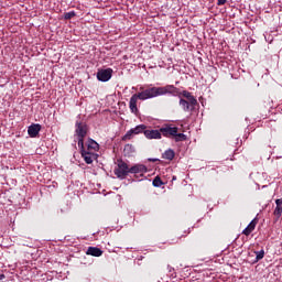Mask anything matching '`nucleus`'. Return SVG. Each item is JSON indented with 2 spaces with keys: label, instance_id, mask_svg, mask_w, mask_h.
I'll return each instance as SVG.
<instances>
[{
  "label": "nucleus",
  "instance_id": "22",
  "mask_svg": "<svg viewBox=\"0 0 282 282\" xmlns=\"http://www.w3.org/2000/svg\"><path fill=\"white\" fill-rule=\"evenodd\" d=\"M74 17H76V12L70 11L64 14V19L69 20V19H74Z\"/></svg>",
  "mask_w": 282,
  "mask_h": 282
},
{
  "label": "nucleus",
  "instance_id": "4",
  "mask_svg": "<svg viewBox=\"0 0 282 282\" xmlns=\"http://www.w3.org/2000/svg\"><path fill=\"white\" fill-rule=\"evenodd\" d=\"M112 74L113 69L111 68L100 69L97 72V80H100V83H108V80H111Z\"/></svg>",
  "mask_w": 282,
  "mask_h": 282
},
{
  "label": "nucleus",
  "instance_id": "6",
  "mask_svg": "<svg viewBox=\"0 0 282 282\" xmlns=\"http://www.w3.org/2000/svg\"><path fill=\"white\" fill-rule=\"evenodd\" d=\"M80 149L82 158L86 164H94V160H98V153L85 152V144Z\"/></svg>",
  "mask_w": 282,
  "mask_h": 282
},
{
  "label": "nucleus",
  "instance_id": "12",
  "mask_svg": "<svg viewBox=\"0 0 282 282\" xmlns=\"http://www.w3.org/2000/svg\"><path fill=\"white\" fill-rule=\"evenodd\" d=\"M86 254H89L90 257H102V251L98 247H88Z\"/></svg>",
  "mask_w": 282,
  "mask_h": 282
},
{
  "label": "nucleus",
  "instance_id": "14",
  "mask_svg": "<svg viewBox=\"0 0 282 282\" xmlns=\"http://www.w3.org/2000/svg\"><path fill=\"white\" fill-rule=\"evenodd\" d=\"M86 147L90 149V151H99L100 145L94 139H89L86 143Z\"/></svg>",
  "mask_w": 282,
  "mask_h": 282
},
{
  "label": "nucleus",
  "instance_id": "16",
  "mask_svg": "<svg viewBox=\"0 0 282 282\" xmlns=\"http://www.w3.org/2000/svg\"><path fill=\"white\" fill-rule=\"evenodd\" d=\"M180 105L182 106L183 111H191L193 108H191V104L185 99H180Z\"/></svg>",
  "mask_w": 282,
  "mask_h": 282
},
{
  "label": "nucleus",
  "instance_id": "10",
  "mask_svg": "<svg viewBox=\"0 0 282 282\" xmlns=\"http://www.w3.org/2000/svg\"><path fill=\"white\" fill-rule=\"evenodd\" d=\"M257 224H259V219L253 218L250 224L242 230V235H246L248 237L249 235L252 234L254 228H257Z\"/></svg>",
  "mask_w": 282,
  "mask_h": 282
},
{
  "label": "nucleus",
  "instance_id": "8",
  "mask_svg": "<svg viewBox=\"0 0 282 282\" xmlns=\"http://www.w3.org/2000/svg\"><path fill=\"white\" fill-rule=\"evenodd\" d=\"M161 135H164V138H173V135H176V131H178L177 127H171L169 124H165L164 127L160 128Z\"/></svg>",
  "mask_w": 282,
  "mask_h": 282
},
{
  "label": "nucleus",
  "instance_id": "27",
  "mask_svg": "<svg viewBox=\"0 0 282 282\" xmlns=\"http://www.w3.org/2000/svg\"><path fill=\"white\" fill-rule=\"evenodd\" d=\"M149 162H160V159H149Z\"/></svg>",
  "mask_w": 282,
  "mask_h": 282
},
{
  "label": "nucleus",
  "instance_id": "5",
  "mask_svg": "<svg viewBox=\"0 0 282 282\" xmlns=\"http://www.w3.org/2000/svg\"><path fill=\"white\" fill-rule=\"evenodd\" d=\"M147 131V127L144 124H139L135 128L130 129L123 137V140H131L132 135H139V133H143Z\"/></svg>",
  "mask_w": 282,
  "mask_h": 282
},
{
  "label": "nucleus",
  "instance_id": "18",
  "mask_svg": "<svg viewBox=\"0 0 282 282\" xmlns=\"http://www.w3.org/2000/svg\"><path fill=\"white\" fill-rule=\"evenodd\" d=\"M152 185L155 187V188H160V186H163L164 185V182H162V178H160V176H155L153 182H152Z\"/></svg>",
  "mask_w": 282,
  "mask_h": 282
},
{
  "label": "nucleus",
  "instance_id": "9",
  "mask_svg": "<svg viewBox=\"0 0 282 282\" xmlns=\"http://www.w3.org/2000/svg\"><path fill=\"white\" fill-rule=\"evenodd\" d=\"M144 135L148 140H162V133L160 130H145Z\"/></svg>",
  "mask_w": 282,
  "mask_h": 282
},
{
  "label": "nucleus",
  "instance_id": "26",
  "mask_svg": "<svg viewBox=\"0 0 282 282\" xmlns=\"http://www.w3.org/2000/svg\"><path fill=\"white\" fill-rule=\"evenodd\" d=\"M228 0H217V6H225Z\"/></svg>",
  "mask_w": 282,
  "mask_h": 282
},
{
  "label": "nucleus",
  "instance_id": "21",
  "mask_svg": "<svg viewBox=\"0 0 282 282\" xmlns=\"http://www.w3.org/2000/svg\"><path fill=\"white\" fill-rule=\"evenodd\" d=\"M189 102V106L193 108L195 107V105H197V99L195 98V96L192 95V97H189V99H187Z\"/></svg>",
  "mask_w": 282,
  "mask_h": 282
},
{
  "label": "nucleus",
  "instance_id": "1",
  "mask_svg": "<svg viewBox=\"0 0 282 282\" xmlns=\"http://www.w3.org/2000/svg\"><path fill=\"white\" fill-rule=\"evenodd\" d=\"M166 94L170 96H180V88L173 85L147 88L145 90L131 96L129 101V109L131 113L138 116L140 111L138 109V100H151V98H158V96H166Z\"/></svg>",
  "mask_w": 282,
  "mask_h": 282
},
{
  "label": "nucleus",
  "instance_id": "3",
  "mask_svg": "<svg viewBox=\"0 0 282 282\" xmlns=\"http://www.w3.org/2000/svg\"><path fill=\"white\" fill-rule=\"evenodd\" d=\"M76 130L75 133L78 138V148L83 149V145L85 144V135H87V124L83 123V122H76L75 123Z\"/></svg>",
  "mask_w": 282,
  "mask_h": 282
},
{
  "label": "nucleus",
  "instance_id": "15",
  "mask_svg": "<svg viewBox=\"0 0 282 282\" xmlns=\"http://www.w3.org/2000/svg\"><path fill=\"white\" fill-rule=\"evenodd\" d=\"M162 158H163V160L171 161L175 158V151H173V149H169L162 154Z\"/></svg>",
  "mask_w": 282,
  "mask_h": 282
},
{
  "label": "nucleus",
  "instance_id": "11",
  "mask_svg": "<svg viewBox=\"0 0 282 282\" xmlns=\"http://www.w3.org/2000/svg\"><path fill=\"white\" fill-rule=\"evenodd\" d=\"M40 132H41V124L39 123H33L28 129V134L30 135V138H36V135H39Z\"/></svg>",
  "mask_w": 282,
  "mask_h": 282
},
{
  "label": "nucleus",
  "instance_id": "7",
  "mask_svg": "<svg viewBox=\"0 0 282 282\" xmlns=\"http://www.w3.org/2000/svg\"><path fill=\"white\" fill-rule=\"evenodd\" d=\"M149 169L144 164H134L130 167V173L132 175H140L141 177L144 176V173H148Z\"/></svg>",
  "mask_w": 282,
  "mask_h": 282
},
{
  "label": "nucleus",
  "instance_id": "25",
  "mask_svg": "<svg viewBox=\"0 0 282 282\" xmlns=\"http://www.w3.org/2000/svg\"><path fill=\"white\" fill-rule=\"evenodd\" d=\"M85 153H98V151H96V150H91V149H89V148H85Z\"/></svg>",
  "mask_w": 282,
  "mask_h": 282
},
{
  "label": "nucleus",
  "instance_id": "2",
  "mask_svg": "<svg viewBox=\"0 0 282 282\" xmlns=\"http://www.w3.org/2000/svg\"><path fill=\"white\" fill-rule=\"evenodd\" d=\"M130 169L131 167H129V164H127V162H124L122 160H118L117 167L115 169V175L119 180H126L127 175H129V173H130Z\"/></svg>",
  "mask_w": 282,
  "mask_h": 282
},
{
  "label": "nucleus",
  "instance_id": "19",
  "mask_svg": "<svg viewBox=\"0 0 282 282\" xmlns=\"http://www.w3.org/2000/svg\"><path fill=\"white\" fill-rule=\"evenodd\" d=\"M256 261H261V259H263L265 257V251L262 249L260 251H256Z\"/></svg>",
  "mask_w": 282,
  "mask_h": 282
},
{
  "label": "nucleus",
  "instance_id": "13",
  "mask_svg": "<svg viewBox=\"0 0 282 282\" xmlns=\"http://www.w3.org/2000/svg\"><path fill=\"white\" fill-rule=\"evenodd\" d=\"M273 215L275 217H278V219L281 217V215H282V198L275 199V209L273 212Z\"/></svg>",
  "mask_w": 282,
  "mask_h": 282
},
{
  "label": "nucleus",
  "instance_id": "20",
  "mask_svg": "<svg viewBox=\"0 0 282 282\" xmlns=\"http://www.w3.org/2000/svg\"><path fill=\"white\" fill-rule=\"evenodd\" d=\"M123 151L124 153H135V148L131 144H126Z\"/></svg>",
  "mask_w": 282,
  "mask_h": 282
},
{
  "label": "nucleus",
  "instance_id": "23",
  "mask_svg": "<svg viewBox=\"0 0 282 282\" xmlns=\"http://www.w3.org/2000/svg\"><path fill=\"white\" fill-rule=\"evenodd\" d=\"M167 271L170 272L172 279H175V276H177V274L175 273V269L171 265H167Z\"/></svg>",
  "mask_w": 282,
  "mask_h": 282
},
{
  "label": "nucleus",
  "instance_id": "24",
  "mask_svg": "<svg viewBox=\"0 0 282 282\" xmlns=\"http://www.w3.org/2000/svg\"><path fill=\"white\" fill-rule=\"evenodd\" d=\"M182 96H184V98H187L188 100L189 97H192L193 95L188 90H183Z\"/></svg>",
  "mask_w": 282,
  "mask_h": 282
},
{
  "label": "nucleus",
  "instance_id": "28",
  "mask_svg": "<svg viewBox=\"0 0 282 282\" xmlns=\"http://www.w3.org/2000/svg\"><path fill=\"white\" fill-rule=\"evenodd\" d=\"M2 279H6L4 274H0V281H2Z\"/></svg>",
  "mask_w": 282,
  "mask_h": 282
},
{
  "label": "nucleus",
  "instance_id": "17",
  "mask_svg": "<svg viewBox=\"0 0 282 282\" xmlns=\"http://www.w3.org/2000/svg\"><path fill=\"white\" fill-rule=\"evenodd\" d=\"M173 138H174L175 142H185L186 134L177 133V131H176V134H174Z\"/></svg>",
  "mask_w": 282,
  "mask_h": 282
}]
</instances>
